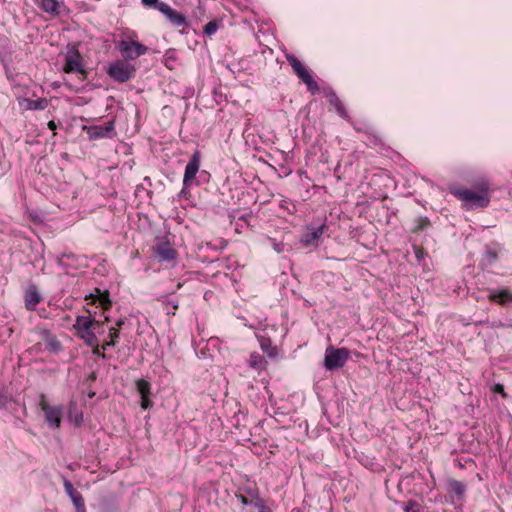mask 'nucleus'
Listing matches in <instances>:
<instances>
[{"mask_svg":"<svg viewBox=\"0 0 512 512\" xmlns=\"http://www.w3.org/2000/svg\"><path fill=\"white\" fill-rule=\"evenodd\" d=\"M41 409L45 414V420L48 425L57 429L60 427L62 416H63V408L61 406H50L45 402V396L42 395V401L40 403Z\"/></svg>","mask_w":512,"mask_h":512,"instance_id":"nucleus-6","label":"nucleus"},{"mask_svg":"<svg viewBox=\"0 0 512 512\" xmlns=\"http://www.w3.org/2000/svg\"><path fill=\"white\" fill-rule=\"evenodd\" d=\"M414 254L418 262L422 261L424 257L426 256V252L424 248L414 245L413 246Z\"/></svg>","mask_w":512,"mask_h":512,"instance_id":"nucleus-31","label":"nucleus"},{"mask_svg":"<svg viewBox=\"0 0 512 512\" xmlns=\"http://www.w3.org/2000/svg\"><path fill=\"white\" fill-rule=\"evenodd\" d=\"M142 3L144 6L154 7L159 11V6L161 5L162 2H159V0H142Z\"/></svg>","mask_w":512,"mask_h":512,"instance_id":"nucleus-32","label":"nucleus"},{"mask_svg":"<svg viewBox=\"0 0 512 512\" xmlns=\"http://www.w3.org/2000/svg\"><path fill=\"white\" fill-rule=\"evenodd\" d=\"M89 138L92 140L100 138H112L115 135L114 121L110 120L104 125H94L87 129Z\"/></svg>","mask_w":512,"mask_h":512,"instance_id":"nucleus-9","label":"nucleus"},{"mask_svg":"<svg viewBox=\"0 0 512 512\" xmlns=\"http://www.w3.org/2000/svg\"><path fill=\"white\" fill-rule=\"evenodd\" d=\"M286 59L296 75L305 69L304 65L295 56L287 54Z\"/></svg>","mask_w":512,"mask_h":512,"instance_id":"nucleus-26","label":"nucleus"},{"mask_svg":"<svg viewBox=\"0 0 512 512\" xmlns=\"http://www.w3.org/2000/svg\"><path fill=\"white\" fill-rule=\"evenodd\" d=\"M42 300L43 297L41 296L37 286L34 284L29 285L28 289L25 291L24 294L25 308L28 311H34L36 309V306Z\"/></svg>","mask_w":512,"mask_h":512,"instance_id":"nucleus-12","label":"nucleus"},{"mask_svg":"<svg viewBox=\"0 0 512 512\" xmlns=\"http://www.w3.org/2000/svg\"><path fill=\"white\" fill-rule=\"evenodd\" d=\"M80 338L85 342V344L89 347H96L99 343L96 334L90 329L88 331H84L79 333Z\"/></svg>","mask_w":512,"mask_h":512,"instance_id":"nucleus-23","label":"nucleus"},{"mask_svg":"<svg viewBox=\"0 0 512 512\" xmlns=\"http://www.w3.org/2000/svg\"><path fill=\"white\" fill-rule=\"evenodd\" d=\"M63 486L66 494L70 497L75 506L76 512H86L81 493L74 488L73 484L68 479H64Z\"/></svg>","mask_w":512,"mask_h":512,"instance_id":"nucleus-11","label":"nucleus"},{"mask_svg":"<svg viewBox=\"0 0 512 512\" xmlns=\"http://www.w3.org/2000/svg\"><path fill=\"white\" fill-rule=\"evenodd\" d=\"M83 59L75 45L68 46L65 55V64L63 70L65 73H80L86 75V70L83 67Z\"/></svg>","mask_w":512,"mask_h":512,"instance_id":"nucleus-4","label":"nucleus"},{"mask_svg":"<svg viewBox=\"0 0 512 512\" xmlns=\"http://www.w3.org/2000/svg\"><path fill=\"white\" fill-rule=\"evenodd\" d=\"M199 167H200V153H199V151H195L185 168L184 178H183L184 185H188V183L195 178L197 172L199 171Z\"/></svg>","mask_w":512,"mask_h":512,"instance_id":"nucleus-13","label":"nucleus"},{"mask_svg":"<svg viewBox=\"0 0 512 512\" xmlns=\"http://www.w3.org/2000/svg\"><path fill=\"white\" fill-rule=\"evenodd\" d=\"M109 338L110 340H116L119 338V330L116 327H111L109 329Z\"/></svg>","mask_w":512,"mask_h":512,"instance_id":"nucleus-36","label":"nucleus"},{"mask_svg":"<svg viewBox=\"0 0 512 512\" xmlns=\"http://www.w3.org/2000/svg\"><path fill=\"white\" fill-rule=\"evenodd\" d=\"M431 226V222L427 217H419L415 220L413 232L425 231Z\"/></svg>","mask_w":512,"mask_h":512,"instance_id":"nucleus-27","label":"nucleus"},{"mask_svg":"<svg viewBox=\"0 0 512 512\" xmlns=\"http://www.w3.org/2000/svg\"><path fill=\"white\" fill-rule=\"evenodd\" d=\"M141 406L143 409H148L152 406V402L148 396H141Z\"/></svg>","mask_w":512,"mask_h":512,"instance_id":"nucleus-37","label":"nucleus"},{"mask_svg":"<svg viewBox=\"0 0 512 512\" xmlns=\"http://www.w3.org/2000/svg\"><path fill=\"white\" fill-rule=\"evenodd\" d=\"M41 8L49 14H59V2L57 0H41Z\"/></svg>","mask_w":512,"mask_h":512,"instance_id":"nucleus-22","label":"nucleus"},{"mask_svg":"<svg viewBox=\"0 0 512 512\" xmlns=\"http://www.w3.org/2000/svg\"><path fill=\"white\" fill-rule=\"evenodd\" d=\"M493 391L494 392H497V393H500L502 394L503 396H505V393H504V387L501 385V384H496L493 388Z\"/></svg>","mask_w":512,"mask_h":512,"instance_id":"nucleus-40","label":"nucleus"},{"mask_svg":"<svg viewBox=\"0 0 512 512\" xmlns=\"http://www.w3.org/2000/svg\"><path fill=\"white\" fill-rule=\"evenodd\" d=\"M250 505L255 507V508H257L258 510L261 509V506H265L263 500L260 499V498H256L254 500H250Z\"/></svg>","mask_w":512,"mask_h":512,"instance_id":"nucleus-38","label":"nucleus"},{"mask_svg":"<svg viewBox=\"0 0 512 512\" xmlns=\"http://www.w3.org/2000/svg\"><path fill=\"white\" fill-rule=\"evenodd\" d=\"M266 361L262 355L257 352H253L249 357V366L256 370L264 369Z\"/></svg>","mask_w":512,"mask_h":512,"instance_id":"nucleus-21","label":"nucleus"},{"mask_svg":"<svg viewBox=\"0 0 512 512\" xmlns=\"http://www.w3.org/2000/svg\"><path fill=\"white\" fill-rule=\"evenodd\" d=\"M448 492L454 494L458 499H461L466 492L467 486L465 483L451 479L448 481Z\"/></svg>","mask_w":512,"mask_h":512,"instance_id":"nucleus-18","label":"nucleus"},{"mask_svg":"<svg viewBox=\"0 0 512 512\" xmlns=\"http://www.w3.org/2000/svg\"><path fill=\"white\" fill-rule=\"evenodd\" d=\"M349 358V351L346 348H334L329 346L325 351L324 367L329 370L342 368Z\"/></svg>","mask_w":512,"mask_h":512,"instance_id":"nucleus-3","label":"nucleus"},{"mask_svg":"<svg viewBox=\"0 0 512 512\" xmlns=\"http://www.w3.org/2000/svg\"><path fill=\"white\" fill-rule=\"evenodd\" d=\"M273 247L277 253L283 252L284 245L282 243H274Z\"/></svg>","mask_w":512,"mask_h":512,"instance_id":"nucleus-42","label":"nucleus"},{"mask_svg":"<svg viewBox=\"0 0 512 512\" xmlns=\"http://www.w3.org/2000/svg\"><path fill=\"white\" fill-rule=\"evenodd\" d=\"M124 323H125V320L122 318L117 320L116 326H117L118 330L124 325Z\"/></svg>","mask_w":512,"mask_h":512,"instance_id":"nucleus-44","label":"nucleus"},{"mask_svg":"<svg viewBox=\"0 0 512 512\" xmlns=\"http://www.w3.org/2000/svg\"><path fill=\"white\" fill-rule=\"evenodd\" d=\"M335 108H336V111L339 114V116H341L342 118L347 117V113H346L345 108L342 105L341 101L339 102V104H335Z\"/></svg>","mask_w":512,"mask_h":512,"instance_id":"nucleus-35","label":"nucleus"},{"mask_svg":"<svg viewBox=\"0 0 512 512\" xmlns=\"http://www.w3.org/2000/svg\"><path fill=\"white\" fill-rule=\"evenodd\" d=\"M404 512H421L420 504L415 500H409L403 505Z\"/></svg>","mask_w":512,"mask_h":512,"instance_id":"nucleus-28","label":"nucleus"},{"mask_svg":"<svg viewBox=\"0 0 512 512\" xmlns=\"http://www.w3.org/2000/svg\"><path fill=\"white\" fill-rule=\"evenodd\" d=\"M286 59L296 75L305 69L304 65L295 56L287 54Z\"/></svg>","mask_w":512,"mask_h":512,"instance_id":"nucleus-25","label":"nucleus"},{"mask_svg":"<svg viewBox=\"0 0 512 512\" xmlns=\"http://www.w3.org/2000/svg\"><path fill=\"white\" fill-rule=\"evenodd\" d=\"M488 300L496 302L502 306L512 303V293L508 289L492 290L487 295Z\"/></svg>","mask_w":512,"mask_h":512,"instance_id":"nucleus-15","label":"nucleus"},{"mask_svg":"<svg viewBox=\"0 0 512 512\" xmlns=\"http://www.w3.org/2000/svg\"><path fill=\"white\" fill-rule=\"evenodd\" d=\"M106 72L115 82L124 83L134 78L136 69L125 60H117L109 65Z\"/></svg>","mask_w":512,"mask_h":512,"instance_id":"nucleus-2","label":"nucleus"},{"mask_svg":"<svg viewBox=\"0 0 512 512\" xmlns=\"http://www.w3.org/2000/svg\"><path fill=\"white\" fill-rule=\"evenodd\" d=\"M326 229L327 226L325 224L317 227L308 226L306 232L301 236L300 242L306 247L318 246Z\"/></svg>","mask_w":512,"mask_h":512,"instance_id":"nucleus-7","label":"nucleus"},{"mask_svg":"<svg viewBox=\"0 0 512 512\" xmlns=\"http://www.w3.org/2000/svg\"><path fill=\"white\" fill-rule=\"evenodd\" d=\"M56 127H57V126H56V124H55V122H54L53 120H51V121H49V122H48V128H49L50 130H55V129H56Z\"/></svg>","mask_w":512,"mask_h":512,"instance_id":"nucleus-45","label":"nucleus"},{"mask_svg":"<svg viewBox=\"0 0 512 512\" xmlns=\"http://www.w3.org/2000/svg\"><path fill=\"white\" fill-rule=\"evenodd\" d=\"M489 183L482 180L478 186L479 192L470 189L457 188L451 190V193L464 202L466 209L484 208L489 205L490 198L488 196Z\"/></svg>","mask_w":512,"mask_h":512,"instance_id":"nucleus-1","label":"nucleus"},{"mask_svg":"<svg viewBox=\"0 0 512 512\" xmlns=\"http://www.w3.org/2000/svg\"><path fill=\"white\" fill-rule=\"evenodd\" d=\"M10 401L11 396L3 388L0 389V409L6 408Z\"/></svg>","mask_w":512,"mask_h":512,"instance_id":"nucleus-29","label":"nucleus"},{"mask_svg":"<svg viewBox=\"0 0 512 512\" xmlns=\"http://www.w3.org/2000/svg\"><path fill=\"white\" fill-rule=\"evenodd\" d=\"M99 325V322L92 319L89 316H78L76 318L74 328L77 330L78 334L84 331L90 330L93 326Z\"/></svg>","mask_w":512,"mask_h":512,"instance_id":"nucleus-17","label":"nucleus"},{"mask_svg":"<svg viewBox=\"0 0 512 512\" xmlns=\"http://www.w3.org/2000/svg\"><path fill=\"white\" fill-rule=\"evenodd\" d=\"M118 49L121 52L124 60H135L141 55H144L148 48L136 41L122 40L118 43Z\"/></svg>","mask_w":512,"mask_h":512,"instance_id":"nucleus-5","label":"nucleus"},{"mask_svg":"<svg viewBox=\"0 0 512 512\" xmlns=\"http://www.w3.org/2000/svg\"><path fill=\"white\" fill-rule=\"evenodd\" d=\"M236 497L241 501V503H242V504H244V505H250V501H249V500L247 499V497H245L244 495L239 494V495H237Z\"/></svg>","mask_w":512,"mask_h":512,"instance_id":"nucleus-41","label":"nucleus"},{"mask_svg":"<svg viewBox=\"0 0 512 512\" xmlns=\"http://www.w3.org/2000/svg\"><path fill=\"white\" fill-rule=\"evenodd\" d=\"M82 421H83V415H82V414H80V415H78V416L76 417V425H77V426H80V425H81V423H82Z\"/></svg>","mask_w":512,"mask_h":512,"instance_id":"nucleus-46","label":"nucleus"},{"mask_svg":"<svg viewBox=\"0 0 512 512\" xmlns=\"http://www.w3.org/2000/svg\"><path fill=\"white\" fill-rule=\"evenodd\" d=\"M116 346V340H109L105 341L104 344L101 346L102 350H106L108 347H114Z\"/></svg>","mask_w":512,"mask_h":512,"instance_id":"nucleus-39","label":"nucleus"},{"mask_svg":"<svg viewBox=\"0 0 512 512\" xmlns=\"http://www.w3.org/2000/svg\"><path fill=\"white\" fill-rule=\"evenodd\" d=\"M328 100H329V103L333 106H335V104H339L340 100L338 98V96L336 95V93L334 91H331L328 95Z\"/></svg>","mask_w":512,"mask_h":512,"instance_id":"nucleus-33","label":"nucleus"},{"mask_svg":"<svg viewBox=\"0 0 512 512\" xmlns=\"http://www.w3.org/2000/svg\"><path fill=\"white\" fill-rule=\"evenodd\" d=\"M153 251L160 261L173 260L176 256V251L170 246V243L162 238L156 239Z\"/></svg>","mask_w":512,"mask_h":512,"instance_id":"nucleus-8","label":"nucleus"},{"mask_svg":"<svg viewBox=\"0 0 512 512\" xmlns=\"http://www.w3.org/2000/svg\"><path fill=\"white\" fill-rule=\"evenodd\" d=\"M96 294H91L90 297L93 298V303L98 302L99 305L102 306L104 310H107L111 307V300L109 299V293L107 291L101 292L100 289H96Z\"/></svg>","mask_w":512,"mask_h":512,"instance_id":"nucleus-19","label":"nucleus"},{"mask_svg":"<svg viewBox=\"0 0 512 512\" xmlns=\"http://www.w3.org/2000/svg\"><path fill=\"white\" fill-rule=\"evenodd\" d=\"M44 341L46 348L51 352L57 353L62 349L60 341L56 338V336L52 335L48 331L46 332V337Z\"/></svg>","mask_w":512,"mask_h":512,"instance_id":"nucleus-20","label":"nucleus"},{"mask_svg":"<svg viewBox=\"0 0 512 512\" xmlns=\"http://www.w3.org/2000/svg\"><path fill=\"white\" fill-rule=\"evenodd\" d=\"M297 77L307 86V90L312 95L316 94L319 91V85L313 79L312 75L306 68L302 70L299 74H297Z\"/></svg>","mask_w":512,"mask_h":512,"instance_id":"nucleus-16","label":"nucleus"},{"mask_svg":"<svg viewBox=\"0 0 512 512\" xmlns=\"http://www.w3.org/2000/svg\"><path fill=\"white\" fill-rule=\"evenodd\" d=\"M184 193H185V190L183 189V190H181L179 196L181 197Z\"/></svg>","mask_w":512,"mask_h":512,"instance_id":"nucleus-48","label":"nucleus"},{"mask_svg":"<svg viewBox=\"0 0 512 512\" xmlns=\"http://www.w3.org/2000/svg\"><path fill=\"white\" fill-rule=\"evenodd\" d=\"M166 303L167 305H171L173 310H176L178 308V303L175 301L167 300Z\"/></svg>","mask_w":512,"mask_h":512,"instance_id":"nucleus-43","label":"nucleus"},{"mask_svg":"<svg viewBox=\"0 0 512 512\" xmlns=\"http://www.w3.org/2000/svg\"><path fill=\"white\" fill-rule=\"evenodd\" d=\"M93 348V354L97 357H100L102 359H106L107 358V355L104 353V350L101 351V347L99 346V343L97 344L96 347H92Z\"/></svg>","mask_w":512,"mask_h":512,"instance_id":"nucleus-34","label":"nucleus"},{"mask_svg":"<svg viewBox=\"0 0 512 512\" xmlns=\"http://www.w3.org/2000/svg\"><path fill=\"white\" fill-rule=\"evenodd\" d=\"M218 29V25L215 21H210L204 26V33L208 36L213 35Z\"/></svg>","mask_w":512,"mask_h":512,"instance_id":"nucleus-30","label":"nucleus"},{"mask_svg":"<svg viewBox=\"0 0 512 512\" xmlns=\"http://www.w3.org/2000/svg\"><path fill=\"white\" fill-rule=\"evenodd\" d=\"M19 106L25 110H44L48 106V100L46 98H39L32 100L29 98H19Z\"/></svg>","mask_w":512,"mask_h":512,"instance_id":"nucleus-14","label":"nucleus"},{"mask_svg":"<svg viewBox=\"0 0 512 512\" xmlns=\"http://www.w3.org/2000/svg\"><path fill=\"white\" fill-rule=\"evenodd\" d=\"M135 384H136L137 391L139 392V394L141 396H149L150 395L151 385L148 381H146L144 379H138Z\"/></svg>","mask_w":512,"mask_h":512,"instance_id":"nucleus-24","label":"nucleus"},{"mask_svg":"<svg viewBox=\"0 0 512 512\" xmlns=\"http://www.w3.org/2000/svg\"><path fill=\"white\" fill-rule=\"evenodd\" d=\"M259 512H270L269 509L266 506H261V509Z\"/></svg>","mask_w":512,"mask_h":512,"instance_id":"nucleus-47","label":"nucleus"},{"mask_svg":"<svg viewBox=\"0 0 512 512\" xmlns=\"http://www.w3.org/2000/svg\"><path fill=\"white\" fill-rule=\"evenodd\" d=\"M159 12H161L175 26L188 25L185 15L172 9L167 3H161L159 6Z\"/></svg>","mask_w":512,"mask_h":512,"instance_id":"nucleus-10","label":"nucleus"}]
</instances>
